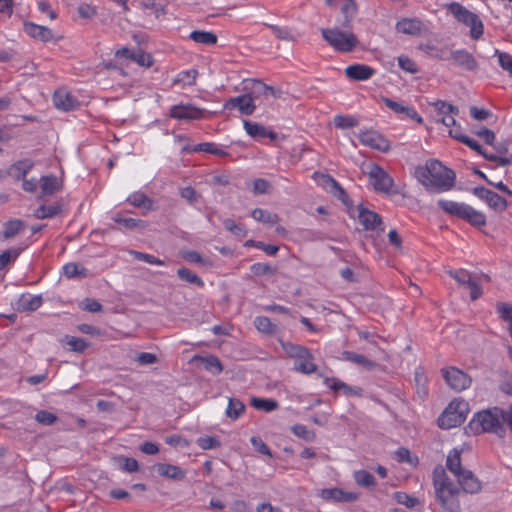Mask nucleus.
Segmentation results:
<instances>
[{
  "instance_id": "nucleus-1",
  "label": "nucleus",
  "mask_w": 512,
  "mask_h": 512,
  "mask_svg": "<svg viewBox=\"0 0 512 512\" xmlns=\"http://www.w3.org/2000/svg\"><path fill=\"white\" fill-rule=\"evenodd\" d=\"M457 478V484L447 475L442 466L433 470L435 496L446 512H461L460 496L463 493L476 494L482 483L471 470H465Z\"/></svg>"
},
{
  "instance_id": "nucleus-2",
  "label": "nucleus",
  "mask_w": 512,
  "mask_h": 512,
  "mask_svg": "<svg viewBox=\"0 0 512 512\" xmlns=\"http://www.w3.org/2000/svg\"><path fill=\"white\" fill-rule=\"evenodd\" d=\"M506 426L512 432V405L507 409L492 407L474 414L468 424L474 434L494 433L499 437L506 434Z\"/></svg>"
},
{
  "instance_id": "nucleus-3",
  "label": "nucleus",
  "mask_w": 512,
  "mask_h": 512,
  "mask_svg": "<svg viewBox=\"0 0 512 512\" xmlns=\"http://www.w3.org/2000/svg\"><path fill=\"white\" fill-rule=\"evenodd\" d=\"M414 174L425 189L431 193L450 191L455 186V172L435 159L427 161L425 166H417Z\"/></svg>"
},
{
  "instance_id": "nucleus-4",
  "label": "nucleus",
  "mask_w": 512,
  "mask_h": 512,
  "mask_svg": "<svg viewBox=\"0 0 512 512\" xmlns=\"http://www.w3.org/2000/svg\"><path fill=\"white\" fill-rule=\"evenodd\" d=\"M470 411L469 403L463 399H454L439 416L437 422L442 429H451L460 426Z\"/></svg>"
},
{
  "instance_id": "nucleus-5",
  "label": "nucleus",
  "mask_w": 512,
  "mask_h": 512,
  "mask_svg": "<svg viewBox=\"0 0 512 512\" xmlns=\"http://www.w3.org/2000/svg\"><path fill=\"white\" fill-rule=\"evenodd\" d=\"M448 11L453 14L457 21L470 27V36L478 40L484 33V25L477 14L468 10L458 2H452L448 5Z\"/></svg>"
},
{
  "instance_id": "nucleus-6",
  "label": "nucleus",
  "mask_w": 512,
  "mask_h": 512,
  "mask_svg": "<svg viewBox=\"0 0 512 512\" xmlns=\"http://www.w3.org/2000/svg\"><path fill=\"white\" fill-rule=\"evenodd\" d=\"M321 32L325 41L339 52H351L358 45V39L352 32L341 31L337 28L322 29Z\"/></svg>"
},
{
  "instance_id": "nucleus-7",
  "label": "nucleus",
  "mask_w": 512,
  "mask_h": 512,
  "mask_svg": "<svg viewBox=\"0 0 512 512\" xmlns=\"http://www.w3.org/2000/svg\"><path fill=\"white\" fill-rule=\"evenodd\" d=\"M369 178L375 191L383 193H391L393 186L392 177L379 165L374 164L369 171Z\"/></svg>"
},
{
  "instance_id": "nucleus-8",
  "label": "nucleus",
  "mask_w": 512,
  "mask_h": 512,
  "mask_svg": "<svg viewBox=\"0 0 512 512\" xmlns=\"http://www.w3.org/2000/svg\"><path fill=\"white\" fill-rule=\"evenodd\" d=\"M442 372L446 383L455 391H463L471 385V377L458 368L450 367Z\"/></svg>"
},
{
  "instance_id": "nucleus-9",
  "label": "nucleus",
  "mask_w": 512,
  "mask_h": 512,
  "mask_svg": "<svg viewBox=\"0 0 512 512\" xmlns=\"http://www.w3.org/2000/svg\"><path fill=\"white\" fill-rule=\"evenodd\" d=\"M446 60L450 61L452 65L470 72L476 71L479 67L472 53L465 49L451 51Z\"/></svg>"
},
{
  "instance_id": "nucleus-10",
  "label": "nucleus",
  "mask_w": 512,
  "mask_h": 512,
  "mask_svg": "<svg viewBox=\"0 0 512 512\" xmlns=\"http://www.w3.org/2000/svg\"><path fill=\"white\" fill-rule=\"evenodd\" d=\"M472 193L481 200L485 201L488 204V206L494 209L495 211L502 212L508 206L506 199H504L496 192L487 189L483 186L474 187Z\"/></svg>"
},
{
  "instance_id": "nucleus-11",
  "label": "nucleus",
  "mask_w": 512,
  "mask_h": 512,
  "mask_svg": "<svg viewBox=\"0 0 512 512\" xmlns=\"http://www.w3.org/2000/svg\"><path fill=\"white\" fill-rule=\"evenodd\" d=\"M358 139L363 145L381 152H387L390 149L389 141L375 130H367L359 133Z\"/></svg>"
},
{
  "instance_id": "nucleus-12",
  "label": "nucleus",
  "mask_w": 512,
  "mask_h": 512,
  "mask_svg": "<svg viewBox=\"0 0 512 512\" xmlns=\"http://www.w3.org/2000/svg\"><path fill=\"white\" fill-rule=\"evenodd\" d=\"M207 111L191 104H179L170 108V116L178 120H198L205 116Z\"/></svg>"
},
{
  "instance_id": "nucleus-13",
  "label": "nucleus",
  "mask_w": 512,
  "mask_h": 512,
  "mask_svg": "<svg viewBox=\"0 0 512 512\" xmlns=\"http://www.w3.org/2000/svg\"><path fill=\"white\" fill-rule=\"evenodd\" d=\"M320 497L326 502L349 503L356 501L359 494L346 492L341 488H326L320 491Z\"/></svg>"
},
{
  "instance_id": "nucleus-14",
  "label": "nucleus",
  "mask_w": 512,
  "mask_h": 512,
  "mask_svg": "<svg viewBox=\"0 0 512 512\" xmlns=\"http://www.w3.org/2000/svg\"><path fill=\"white\" fill-rule=\"evenodd\" d=\"M323 185L334 197L340 200L346 207L350 208L353 203L345 189L330 175L323 174Z\"/></svg>"
},
{
  "instance_id": "nucleus-15",
  "label": "nucleus",
  "mask_w": 512,
  "mask_h": 512,
  "mask_svg": "<svg viewBox=\"0 0 512 512\" xmlns=\"http://www.w3.org/2000/svg\"><path fill=\"white\" fill-rule=\"evenodd\" d=\"M327 4L338 8L341 11L344 18L341 23L342 27L350 28L351 20L357 12V7L354 0H327Z\"/></svg>"
},
{
  "instance_id": "nucleus-16",
  "label": "nucleus",
  "mask_w": 512,
  "mask_h": 512,
  "mask_svg": "<svg viewBox=\"0 0 512 512\" xmlns=\"http://www.w3.org/2000/svg\"><path fill=\"white\" fill-rule=\"evenodd\" d=\"M225 108H237L242 114L251 115L255 110V105L253 104V97L250 94H244L229 99L225 104Z\"/></svg>"
},
{
  "instance_id": "nucleus-17",
  "label": "nucleus",
  "mask_w": 512,
  "mask_h": 512,
  "mask_svg": "<svg viewBox=\"0 0 512 512\" xmlns=\"http://www.w3.org/2000/svg\"><path fill=\"white\" fill-rule=\"evenodd\" d=\"M375 74V69L365 64L349 65L345 69V75L354 81H365Z\"/></svg>"
},
{
  "instance_id": "nucleus-18",
  "label": "nucleus",
  "mask_w": 512,
  "mask_h": 512,
  "mask_svg": "<svg viewBox=\"0 0 512 512\" xmlns=\"http://www.w3.org/2000/svg\"><path fill=\"white\" fill-rule=\"evenodd\" d=\"M383 102L390 110L397 114H403L405 117L415 120L417 123H423V118L417 111L409 106H404L401 103L394 101L390 98H383Z\"/></svg>"
},
{
  "instance_id": "nucleus-19",
  "label": "nucleus",
  "mask_w": 512,
  "mask_h": 512,
  "mask_svg": "<svg viewBox=\"0 0 512 512\" xmlns=\"http://www.w3.org/2000/svg\"><path fill=\"white\" fill-rule=\"evenodd\" d=\"M358 211V220L365 230H374L377 226L381 225L382 218L376 212L368 210L361 205L358 207Z\"/></svg>"
},
{
  "instance_id": "nucleus-20",
  "label": "nucleus",
  "mask_w": 512,
  "mask_h": 512,
  "mask_svg": "<svg viewBox=\"0 0 512 512\" xmlns=\"http://www.w3.org/2000/svg\"><path fill=\"white\" fill-rule=\"evenodd\" d=\"M24 31L34 39L42 42L51 41L54 37L53 32L46 26L37 25L32 22H26L24 24Z\"/></svg>"
},
{
  "instance_id": "nucleus-21",
  "label": "nucleus",
  "mask_w": 512,
  "mask_h": 512,
  "mask_svg": "<svg viewBox=\"0 0 512 512\" xmlns=\"http://www.w3.org/2000/svg\"><path fill=\"white\" fill-rule=\"evenodd\" d=\"M244 129L246 133L254 139H261L266 137L272 141L277 139V134L275 132L267 130L266 127L258 123L245 120Z\"/></svg>"
},
{
  "instance_id": "nucleus-22",
  "label": "nucleus",
  "mask_w": 512,
  "mask_h": 512,
  "mask_svg": "<svg viewBox=\"0 0 512 512\" xmlns=\"http://www.w3.org/2000/svg\"><path fill=\"white\" fill-rule=\"evenodd\" d=\"M438 206L447 214L464 220L468 204L451 200L441 199L437 202Z\"/></svg>"
},
{
  "instance_id": "nucleus-23",
  "label": "nucleus",
  "mask_w": 512,
  "mask_h": 512,
  "mask_svg": "<svg viewBox=\"0 0 512 512\" xmlns=\"http://www.w3.org/2000/svg\"><path fill=\"white\" fill-rule=\"evenodd\" d=\"M324 384L332 389L334 392L341 391L344 395L350 396H360L362 394V389L360 387H352L348 384L344 383L343 381L337 379V378H324Z\"/></svg>"
},
{
  "instance_id": "nucleus-24",
  "label": "nucleus",
  "mask_w": 512,
  "mask_h": 512,
  "mask_svg": "<svg viewBox=\"0 0 512 512\" xmlns=\"http://www.w3.org/2000/svg\"><path fill=\"white\" fill-rule=\"evenodd\" d=\"M423 27L422 21L417 18H404L396 24L397 31L407 35H420Z\"/></svg>"
},
{
  "instance_id": "nucleus-25",
  "label": "nucleus",
  "mask_w": 512,
  "mask_h": 512,
  "mask_svg": "<svg viewBox=\"0 0 512 512\" xmlns=\"http://www.w3.org/2000/svg\"><path fill=\"white\" fill-rule=\"evenodd\" d=\"M154 468L160 476L168 479L183 480L186 477V471L176 465L157 463Z\"/></svg>"
},
{
  "instance_id": "nucleus-26",
  "label": "nucleus",
  "mask_w": 512,
  "mask_h": 512,
  "mask_svg": "<svg viewBox=\"0 0 512 512\" xmlns=\"http://www.w3.org/2000/svg\"><path fill=\"white\" fill-rule=\"evenodd\" d=\"M53 103L57 109L71 111L76 109L79 102L70 94L64 91H56L53 95Z\"/></svg>"
},
{
  "instance_id": "nucleus-27",
  "label": "nucleus",
  "mask_w": 512,
  "mask_h": 512,
  "mask_svg": "<svg viewBox=\"0 0 512 512\" xmlns=\"http://www.w3.org/2000/svg\"><path fill=\"white\" fill-rule=\"evenodd\" d=\"M34 162L31 159H22L13 163L9 169L8 174L16 180H22L33 168Z\"/></svg>"
},
{
  "instance_id": "nucleus-28",
  "label": "nucleus",
  "mask_w": 512,
  "mask_h": 512,
  "mask_svg": "<svg viewBox=\"0 0 512 512\" xmlns=\"http://www.w3.org/2000/svg\"><path fill=\"white\" fill-rule=\"evenodd\" d=\"M42 303L43 298L41 295L22 294L17 300V309L19 311H35Z\"/></svg>"
},
{
  "instance_id": "nucleus-29",
  "label": "nucleus",
  "mask_w": 512,
  "mask_h": 512,
  "mask_svg": "<svg viewBox=\"0 0 512 512\" xmlns=\"http://www.w3.org/2000/svg\"><path fill=\"white\" fill-rule=\"evenodd\" d=\"M193 361L198 362L205 370L213 375H219L223 371V366L218 357L210 355L207 357L194 356Z\"/></svg>"
},
{
  "instance_id": "nucleus-30",
  "label": "nucleus",
  "mask_w": 512,
  "mask_h": 512,
  "mask_svg": "<svg viewBox=\"0 0 512 512\" xmlns=\"http://www.w3.org/2000/svg\"><path fill=\"white\" fill-rule=\"evenodd\" d=\"M280 344L285 353L291 358H314L311 352L304 346L285 341H280Z\"/></svg>"
},
{
  "instance_id": "nucleus-31",
  "label": "nucleus",
  "mask_w": 512,
  "mask_h": 512,
  "mask_svg": "<svg viewBox=\"0 0 512 512\" xmlns=\"http://www.w3.org/2000/svg\"><path fill=\"white\" fill-rule=\"evenodd\" d=\"M40 188L41 195L39 198H42L47 195H53L55 192L60 191L62 185L58 178L54 175L42 176L40 178Z\"/></svg>"
},
{
  "instance_id": "nucleus-32",
  "label": "nucleus",
  "mask_w": 512,
  "mask_h": 512,
  "mask_svg": "<svg viewBox=\"0 0 512 512\" xmlns=\"http://www.w3.org/2000/svg\"><path fill=\"white\" fill-rule=\"evenodd\" d=\"M447 469L456 476L465 471L461 463V450L454 448L451 450L446 459Z\"/></svg>"
},
{
  "instance_id": "nucleus-33",
  "label": "nucleus",
  "mask_w": 512,
  "mask_h": 512,
  "mask_svg": "<svg viewBox=\"0 0 512 512\" xmlns=\"http://www.w3.org/2000/svg\"><path fill=\"white\" fill-rule=\"evenodd\" d=\"M189 38L196 43L204 45H215L217 43V35L213 32L194 30L190 33Z\"/></svg>"
},
{
  "instance_id": "nucleus-34",
  "label": "nucleus",
  "mask_w": 512,
  "mask_h": 512,
  "mask_svg": "<svg viewBox=\"0 0 512 512\" xmlns=\"http://www.w3.org/2000/svg\"><path fill=\"white\" fill-rule=\"evenodd\" d=\"M63 275L68 279L86 278L89 275V272L82 265L70 262L63 266Z\"/></svg>"
},
{
  "instance_id": "nucleus-35",
  "label": "nucleus",
  "mask_w": 512,
  "mask_h": 512,
  "mask_svg": "<svg viewBox=\"0 0 512 512\" xmlns=\"http://www.w3.org/2000/svg\"><path fill=\"white\" fill-rule=\"evenodd\" d=\"M127 201L136 208L151 210L153 207V201L142 192H134Z\"/></svg>"
},
{
  "instance_id": "nucleus-36",
  "label": "nucleus",
  "mask_w": 512,
  "mask_h": 512,
  "mask_svg": "<svg viewBox=\"0 0 512 512\" xmlns=\"http://www.w3.org/2000/svg\"><path fill=\"white\" fill-rule=\"evenodd\" d=\"M25 229L24 221L20 219H12L4 224L3 237L10 239L22 232Z\"/></svg>"
},
{
  "instance_id": "nucleus-37",
  "label": "nucleus",
  "mask_w": 512,
  "mask_h": 512,
  "mask_svg": "<svg viewBox=\"0 0 512 512\" xmlns=\"http://www.w3.org/2000/svg\"><path fill=\"white\" fill-rule=\"evenodd\" d=\"M342 359L369 369L375 366L374 362L366 358L364 355L352 351H343Z\"/></svg>"
},
{
  "instance_id": "nucleus-38",
  "label": "nucleus",
  "mask_w": 512,
  "mask_h": 512,
  "mask_svg": "<svg viewBox=\"0 0 512 512\" xmlns=\"http://www.w3.org/2000/svg\"><path fill=\"white\" fill-rule=\"evenodd\" d=\"M251 216L256 221L270 224V225H274L279 221V217L277 214L271 213L268 210L261 209V208H255L252 211Z\"/></svg>"
},
{
  "instance_id": "nucleus-39",
  "label": "nucleus",
  "mask_w": 512,
  "mask_h": 512,
  "mask_svg": "<svg viewBox=\"0 0 512 512\" xmlns=\"http://www.w3.org/2000/svg\"><path fill=\"white\" fill-rule=\"evenodd\" d=\"M62 212V206L60 204L53 205H41L35 211V217L37 219L52 218L59 215Z\"/></svg>"
},
{
  "instance_id": "nucleus-40",
  "label": "nucleus",
  "mask_w": 512,
  "mask_h": 512,
  "mask_svg": "<svg viewBox=\"0 0 512 512\" xmlns=\"http://www.w3.org/2000/svg\"><path fill=\"white\" fill-rule=\"evenodd\" d=\"M464 220L475 227H481L486 224V216L481 211L474 209L470 205L468 206Z\"/></svg>"
},
{
  "instance_id": "nucleus-41",
  "label": "nucleus",
  "mask_w": 512,
  "mask_h": 512,
  "mask_svg": "<svg viewBox=\"0 0 512 512\" xmlns=\"http://www.w3.org/2000/svg\"><path fill=\"white\" fill-rule=\"evenodd\" d=\"M177 276L180 280L196 285L200 288L204 287L203 280L194 272L189 270L188 268L181 267L177 270Z\"/></svg>"
},
{
  "instance_id": "nucleus-42",
  "label": "nucleus",
  "mask_w": 512,
  "mask_h": 512,
  "mask_svg": "<svg viewBox=\"0 0 512 512\" xmlns=\"http://www.w3.org/2000/svg\"><path fill=\"white\" fill-rule=\"evenodd\" d=\"M293 369L305 375L317 372V365L313 363V358L296 359Z\"/></svg>"
},
{
  "instance_id": "nucleus-43",
  "label": "nucleus",
  "mask_w": 512,
  "mask_h": 512,
  "mask_svg": "<svg viewBox=\"0 0 512 512\" xmlns=\"http://www.w3.org/2000/svg\"><path fill=\"white\" fill-rule=\"evenodd\" d=\"M251 406L257 410H262L265 412H272L276 410L279 406L278 402L274 399H265V398H257L253 397L250 402Z\"/></svg>"
},
{
  "instance_id": "nucleus-44",
  "label": "nucleus",
  "mask_w": 512,
  "mask_h": 512,
  "mask_svg": "<svg viewBox=\"0 0 512 512\" xmlns=\"http://www.w3.org/2000/svg\"><path fill=\"white\" fill-rule=\"evenodd\" d=\"M496 311L499 317L509 324V333L512 338V305L505 302L496 304Z\"/></svg>"
},
{
  "instance_id": "nucleus-45",
  "label": "nucleus",
  "mask_w": 512,
  "mask_h": 512,
  "mask_svg": "<svg viewBox=\"0 0 512 512\" xmlns=\"http://www.w3.org/2000/svg\"><path fill=\"white\" fill-rule=\"evenodd\" d=\"M245 411V405L236 398H230L226 409L227 417L236 420Z\"/></svg>"
},
{
  "instance_id": "nucleus-46",
  "label": "nucleus",
  "mask_w": 512,
  "mask_h": 512,
  "mask_svg": "<svg viewBox=\"0 0 512 512\" xmlns=\"http://www.w3.org/2000/svg\"><path fill=\"white\" fill-rule=\"evenodd\" d=\"M193 152H205L212 155H217L221 157H225L228 153L222 149H220L217 145L210 142L199 143L191 150Z\"/></svg>"
},
{
  "instance_id": "nucleus-47",
  "label": "nucleus",
  "mask_w": 512,
  "mask_h": 512,
  "mask_svg": "<svg viewBox=\"0 0 512 512\" xmlns=\"http://www.w3.org/2000/svg\"><path fill=\"white\" fill-rule=\"evenodd\" d=\"M354 480L359 486L366 488H372L376 485L374 476L366 470L356 471L354 473Z\"/></svg>"
},
{
  "instance_id": "nucleus-48",
  "label": "nucleus",
  "mask_w": 512,
  "mask_h": 512,
  "mask_svg": "<svg viewBox=\"0 0 512 512\" xmlns=\"http://www.w3.org/2000/svg\"><path fill=\"white\" fill-rule=\"evenodd\" d=\"M256 329L264 334L271 335L276 332V325L268 317L258 316L254 320Z\"/></svg>"
},
{
  "instance_id": "nucleus-49",
  "label": "nucleus",
  "mask_w": 512,
  "mask_h": 512,
  "mask_svg": "<svg viewBox=\"0 0 512 512\" xmlns=\"http://www.w3.org/2000/svg\"><path fill=\"white\" fill-rule=\"evenodd\" d=\"M113 220L127 229H144L147 226L146 222L141 219L114 216Z\"/></svg>"
},
{
  "instance_id": "nucleus-50",
  "label": "nucleus",
  "mask_w": 512,
  "mask_h": 512,
  "mask_svg": "<svg viewBox=\"0 0 512 512\" xmlns=\"http://www.w3.org/2000/svg\"><path fill=\"white\" fill-rule=\"evenodd\" d=\"M130 60L142 67H150L153 64L152 56L149 53H145L140 48L134 50Z\"/></svg>"
},
{
  "instance_id": "nucleus-51",
  "label": "nucleus",
  "mask_w": 512,
  "mask_h": 512,
  "mask_svg": "<svg viewBox=\"0 0 512 512\" xmlns=\"http://www.w3.org/2000/svg\"><path fill=\"white\" fill-rule=\"evenodd\" d=\"M23 251V248L17 247L3 251L0 254V270L4 269L11 261H15Z\"/></svg>"
},
{
  "instance_id": "nucleus-52",
  "label": "nucleus",
  "mask_w": 512,
  "mask_h": 512,
  "mask_svg": "<svg viewBox=\"0 0 512 512\" xmlns=\"http://www.w3.org/2000/svg\"><path fill=\"white\" fill-rule=\"evenodd\" d=\"M245 247H255L264 251L267 255L274 256L279 251V246L273 244H265L261 241L247 240L244 244Z\"/></svg>"
},
{
  "instance_id": "nucleus-53",
  "label": "nucleus",
  "mask_w": 512,
  "mask_h": 512,
  "mask_svg": "<svg viewBox=\"0 0 512 512\" xmlns=\"http://www.w3.org/2000/svg\"><path fill=\"white\" fill-rule=\"evenodd\" d=\"M64 342L70 347L71 351L77 353H83L88 347V343L84 339L74 336H65Z\"/></svg>"
},
{
  "instance_id": "nucleus-54",
  "label": "nucleus",
  "mask_w": 512,
  "mask_h": 512,
  "mask_svg": "<svg viewBox=\"0 0 512 512\" xmlns=\"http://www.w3.org/2000/svg\"><path fill=\"white\" fill-rule=\"evenodd\" d=\"M250 270L255 276L274 275L277 272V268L268 263H254Z\"/></svg>"
},
{
  "instance_id": "nucleus-55",
  "label": "nucleus",
  "mask_w": 512,
  "mask_h": 512,
  "mask_svg": "<svg viewBox=\"0 0 512 512\" xmlns=\"http://www.w3.org/2000/svg\"><path fill=\"white\" fill-rule=\"evenodd\" d=\"M394 459L399 463H409L414 466L418 463V458L412 457L409 449L405 447H400L395 451Z\"/></svg>"
},
{
  "instance_id": "nucleus-56",
  "label": "nucleus",
  "mask_w": 512,
  "mask_h": 512,
  "mask_svg": "<svg viewBox=\"0 0 512 512\" xmlns=\"http://www.w3.org/2000/svg\"><path fill=\"white\" fill-rule=\"evenodd\" d=\"M291 431L294 435L299 438L304 439L305 441L312 442L315 440V433L309 430L305 425L295 424L291 427Z\"/></svg>"
},
{
  "instance_id": "nucleus-57",
  "label": "nucleus",
  "mask_w": 512,
  "mask_h": 512,
  "mask_svg": "<svg viewBox=\"0 0 512 512\" xmlns=\"http://www.w3.org/2000/svg\"><path fill=\"white\" fill-rule=\"evenodd\" d=\"M394 499L398 504L404 505L409 509L416 507V505L419 503L416 497L410 496L405 492H396L394 494Z\"/></svg>"
},
{
  "instance_id": "nucleus-58",
  "label": "nucleus",
  "mask_w": 512,
  "mask_h": 512,
  "mask_svg": "<svg viewBox=\"0 0 512 512\" xmlns=\"http://www.w3.org/2000/svg\"><path fill=\"white\" fill-rule=\"evenodd\" d=\"M35 420L42 425L51 426L56 423L58 417L52 412L41 410L36 413Z\"/></svg>"
},
{
  "instance_id": "nucleus-59",
  "label": "nucleus",
  "mask_w": 512,
  "mask_h": 512,
  "mask_svg": "<svg viewBox=\"0 0 512 512\" xmlns=\"http://www.w3.org/2000/svg\"><path fill=\"white\" fill-rule=\"evenodd\" d=\"M197 445L203 450H209L220 447L221 442L217 437L204 436L197 439Z\"/></svg>"
},
{
  "instance_id": "nucleus-60",
  "label": "nucleus",
  "mask_w": 512,
  "mask_h": 512,
  "mask_svg": "<svg viewBox=\"0 0 512 512\" xmlns=\"http://www.w3.org/2000/svg\"><path fill=\"white\" fill-rule=\"evenodd\" d=\"M334 124L337 128L348 129L357 126L358 121L351 116L337 115L334 118Z\"/></svg>"
},
{
  "instance_id": "nucleus-61",
  "label": "nucleus",
  "mask_w": 512,
  "mask_h": 512,
  "mask_svg": "<svg viewBox=\"0 0 512 512\" xmlns=\"http://www.w3.org/2000/svg\"><path fill=\"white\" fill-rule=\"evenodd\" d=\"M454 139L458 140L459 142L467 145L469 148H471L472 150L476 151L478 154L481 155V153H483V148L482 146L476 141L474 140L473 138H470L468 137L467 135L465 134H454Z\"/></svg>"
},
{
  "instance_id": "nucleus-62",
  "label": "nucleus",
  "mask_w": 512,
  "mask_h": 512,
  "mask_svg": "<svg viewBox=\"0 0 512 512\" xmlns=\"http://www.w3.org/2000/svg\"><path fill=\"white\" fill-rule=\"evenodd\" d=\"M223 226L226 230H228L235 236L241 237V236L246 235V230H245L244 226L237 224L232 219L227 218V219L223 220Z\"/></svg>"
},
{
  "instance_id": "nucleus-63",
  "label": "nucleus",
  "mask_w": 512,
  "mask_h": 512,
  "mask_svg": "<svg viewBox=\"0 0 512 512\" xmlns=\"http://www.w3.org/2000/svg\"><path fill=\"white\" fill-rule=\"evenodd\" d=\"M495 55L498 56V62L501 68L507 71L512 76V57L509 53L495 50Z\"/></svg>"
},
{
  "instance_id": "nucleus-64",
  "label": "nucleus",
  "mask_w": 512,
  "mask_h": 512,
  "mask_svg": "<svg viewBox=\"0 0 512 512\" xmlns=\"http://www.w3.org/2000/svg\"><path fill=\"white\" fill-rule=\"evenodd\" d=\"M398 64L400 68L411 74H415L419 71L416 63L408 56L401 55L398 57Z\"/></svg>"
}]
</instances>
